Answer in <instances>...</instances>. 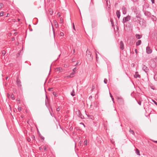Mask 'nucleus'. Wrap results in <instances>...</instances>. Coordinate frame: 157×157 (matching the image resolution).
Listing matches in <instances>:
<instances>
[{
	"label": "nucleus",
	"mask_w": 157,
	"mask_h": 157,
	"mask_svg": "<svg viewBox=\"0 0 157 157\" xmlns=\"http://www.w3.org/2000/svg\"><path fill=\"white\" fill-rule=\"evenodd\" d=\"M86 56L87 57V59L89 61H91L93 60V56L91 55V53L88 49L86 51Z\"/></svg>",
	"instance_id": "nucleus-1"
},
{
	"label": "nucleus",
	"mask_w": 157,
	"mask_h": 157,
	"mask_svg": "<svg viewBox=\"0 0 157 157\" xmlns=\"http://www.w3.org/2000/svg\"><path fill=\"white\" fill-rule=\"evenodd\" d=\"M130 16L128 15L127 17L123 18L122 22L124 24L125 22L129 21L130 20Z\"/></svg>",
	"instance_id": "nucleus-2"
},
{
	"label": "nucleus",
	"mask_w": 157,
	"mask_h": 157,
	"mask_svg": "<svg viewBox=\"0 0 157 157\" xmlns=\"http://www.w3.org/2000/svg\"><path fill=\"white\" fill-rule=\"evenodd\" d=\"M142 69L147 73L149 70L148 67L144 65H143Z\"/></svg>",
	"instance_id": "nucleus-3"
},
{
	"label": "nucleus",
	"mask_w": 157,
	"mask_h": 157,
	"mask_svg": "<svg viewBox=\"0 0 157 157\" xmlns=\"http://www.w3.org/2000/svg\"><path fill=\"white\" fill-rule=\"evenodd\" d=\"M56 71H59L60 72H63L65 71L64 69L61 68L60 67H58L56 68Z\"/></svg>",
	"instance_id": "nucleus-4"
},
{
	"label": "nucleus",
	"mask_w": 157,
	"mask_h": 157,
	"mask_svg": "<svg viewBox=\"0 0 157 157\" xmlns=\"http://www.w3.org/2000/svg\"><path fill=\"white\" fill-rule=\"evenodd\" d=\"M144 14L145 16L147 17H150L151 16V13L150 12L145 10L144 11Z\"/></svg>",
	"instance_id": "nucleus-5"
},
{
	"label": "nucleus",
	"mask_w": 157,
	"mask_h": 157,
	"mask_svg": "<svg viewBox=\"0 0 157 157\" xmlns=\"http://www.w3.org/2000/svg\"><path fill=\"white\" fill-rule=\"evenodd\" d=\"M120 48L122 50H123L124 49V45L123 42L122 41H121L120 44Z\"/></svg>",
	"instance_id": "nucleus-6"
},
{
	"label": "nucleus",
	"mask_w": 157,
	"mask_h": 157,
	"mask_svg": "<svg viewBox=\"0 0 157 157\" xmlns=\"http://www.w3.org/2000/svg\"><path fill=\"white\" fill-rule=\"evenodd\" d=\"M16 83H17V84L18 87H20L21 86V82L19 79L18 78L17 79V81H16Z\"/></svg>",
	"instance_id": "nucleus-7"
},
{
	"label": "nucleus",
	"mask_w": 157,
	"mask_h": 157,
	"mask_svg": "<svg viewBox=\"0 0 157 157\" xmlns=\"http://www.w3.org/2000/svg\"><path fill=\"white\" fill-rule=\"evenodd\" d=\"M123 13L124 14H126L127 12V9L124 6H123L121 9Z\"/></svg>",
	"instance_id": "nucleus-8"
},
{
	"label": "nucleus",
	"mask_w": 157,
	"mask_h": 157,
	"mask_svg": "<svg viewBox=\"0 0 157 157\" xmlns=\"http://www.w3.org/2000/svg\"><path fill=\"white\" fill-rule=\"evenodd\" d=\"M146 52L147 54H150L152 52V50L150 49L149 47H147L146 48Z\"/></svg>",
	"instance_id": "nucleus-9"
},
{
	"label": "nucleus",
	"mask_w": 157,
	"mask_h": 157,
	"mask_svg": "<svg viewBox=\"0 0 157 157\" xmlns=\"http://www.w3.org/2000/svg\"><path fill=\"white\" fill-rule=\"evenodd\" d=\"M118 102L121 104H122L123 103V99L121 98H117Z\"/></svg>",
	"instance_id": "nucleus-10"
},
{
	"label": "nucleus",
	"mask_w": 157,
	"mask_h": 157,
	"mask_svg": "<svg viewBox=\"0 0 157 157\" xmlns=\"http://www.w3.org/2000/svg\"><path fill=\"white\" fill-rule=\"evenodd\" d=\"M134 77L135 78H140V75L138 74V72L137 71L136 72L135 74L134 75Z\"/></svg>",
	"instance_id": "nucleus-11"
},
{
	"label": "nucleus",
	"mask_w": 157,
	"mask_h": 157,
	"mask_svg": "<svg viewBox=\"0 0 157 157\" xmlns=\"http://www.w3.org/2000/svg\"><path fill=\"white\" fill-rule=\"evenodd\" d=\"M116 14L117 18L119 19L121 16V13L119 10H117L116 11Z\"/></svg>",
	"instance_id": "nucleus-12"
},
{
	"label": "nucleus",
	"mask_w": 157,
	"mask_h": 157,
	"mask_svg": "<svg viewBox=\"0 0 157 157\" xmlns=\"http://www.w3.org/2000/svg\"><path fill=\"white\" fill-rule=\"evenodd\" d=\"M75 113H76V114L78 117H79V116L80 115H81V114L80 110H78V109H77L76 110V111Z\"/></svg>",
	"instance_id": "nucleus-13"
},
{
	"label": "nucleus",
	"mask_w": 157,
	"mask_h": 157,
	"mask_svg": "<svg viewBox=\"0 0 157 157\" xmlns=\"http://www.w3.org/2000/svg\"><path fill=\"white\" fill-rule=\"evenodd\" d=\"M53 22L55 24V26L56 28H57L59 26V24L57 21L56 20H53Z\"/></svg>",
	"instance_id": "nucleus-14"
},
{
	"label": "nucleus",
	"mask_w": 157,
	"mask_h": 157,
	"mask_svg": "<svg viewBox=\"0 0 157 157\" xmlns=\"http://www.w3.org/2000/svg\"><path fill=\"white\" fill-rule=\"evenodd\" d=\"M97 23L96 22L93 21H92V26L93 27H94L97 25Z\"/></svg>",
	"instance_id": "nucleus-15"
},
{
	"label": "nucleus",
	"mask_w": 157,
	"mask_h": 157,
	"mask_svg": "<svg viewBox=\"0 0 157 157\" xmlns=\"http://www.w3.org/2000/svg\"><path fill=\"white\" fill-rule=\"evenodd\" d=\"M141 43V41L140 40H138L136 43V45L137 46H139L140 45Z\"/></svg>",
	"instance_id": "nucleus-16"
},
{
	"label": "nucleus",
	"mask_w": 157,
	"mask_h": 157,
	"mask_svg": "<svg viewBox=\"0 0 157 157\" xmlns=\"http://www.w3.org/2000/svg\"><path fill=\"white\" fill-rule=\"evenodd\" d=\"M136 38L139 39H140L141 38L142 36L140 34H136Z\"/></svg>",
	"instance_id": "nucleus-17"
},
{
	"label": "nucleus",
	"mask_w": 157,
	"mask_h": 157,
	"mask_svg": "<svg viewBox=\"0 0 157 157\" xmlns=\"http://www.w3.org/2000/svg\"><path fill=\"white\" fill-rule=\"evenodd\" d=\"M135 151H136V153L137 155H140V151L138 149L136 148V149Z\"/></svg>",
	"instance_id": "nucleus-18"
},
{
	"label": "nucleus",
	"mask_w": 157,
	"mask_h": 157,
	"mask_svg": "<svg viewBox=\"0 0 157 157\" xmlns=\"http://www.w3.org/2000/svg\"><path fill=\"white\" fill-rule=\"evenodd\" d=\"M110 21L112 24V26L113 27L114 26V23L113 19L111 18L110 19Z\"/></svg>",
	"instance_id": "nucleus-19"
},
{
	"label": "nucleus",
	"mask_w": 157,
	"mask_h": 157,
	"mask_svg": "<svg viewBox=\"0 0 157 157\" xmlns=\"http://www.w3.org/2000/svg\"><path fill=\"white\" fill-rule=\"evenodd\" d=\"M71 95L72 96H74L75 95V92L74 91V90L73 89L71 93Z\"/></svg>",
	"instance_id": "nucleus-20"
},
{
	"label": "nucleus",
	"mask_w": 157,
	"mask_h": 157,
	"mask_svg": "<svg viewBox=\"0 0 157 157\" xmlns=\"http://www.w3.org/2000/svg\"><path fill=\"white\" fill-rule=\"evenodd\" d=\"M129 132L132 133V135H134L135 133L134 131L133 130H131V128H130L129 130Z\"/></svg>",
	"instance_id": "nucleus-21"
},
{
	"label": "nucleus",
	"mask_w": 157,
	"mask_h": 157,
	"mask_svg": "<svg viewBox=\"0 0 157 157\" xmlns=\"http://www.w3.org/2000/svg\"><path fill=\"white\" fill-rule=\"evenodd\" d=\"M154 78L155 81H157V73L155 74L154 76Z\"/></svg>",
	"instance_id": "nucleus-22"
},
{
	"label": "nucleus",
	"mask_w": 157,
	"mask_h": 157,
	"mask_svg": "<svg viewBox=\"0 0 157 157\" xmlns=\"http://www.w3.org/2000/svg\"><path fill=\"white\" fill-rule=\"evenodd\" d=\"M11 98L13 100H14L15 99V98L14 97V95L13 94H12L10 96Z\"/></svg>",
	"instance_id": "nucleus-23"
},
{
	"label": "nucleus",
	"mask_w": 157,
	"mask_h": 157,
	"mask_svg": "<svg viewBox=\"0 0 157 157\" xmlns=\"http://www.w3.org/2000/svg\"><path fill=\"white\" fill-rule=\"evenodd\" d=\"M52 30H53V33L54 36H55V32L54 31V27H53L52 24Z\"/></svg>",
	"instance_id": "nucleus-24"
},
{
	"label": "nucleus",
	"mask_w": 157,
	"mask_h": 157,
	"mask_svg": "<svg viewBox=\"0 0 157 157\" xmlns=\"http://www.w3.org/2000/svg\"><path fill=\"white\" fill-rule=\"evenodd\" d=\"M59 23L61 24H62L63 23V20L62 17L60 18Z\"/></svg>",
	"instance_id": "nucleus-25"
},
{
	"label": "nucleus",
	"mask_w": 157,
	"mask_h": 157,
	"mask_svg": "<svg viewBox=\"0 0 157 157\" xmlns=\"http://www.w3.org/2000/svg\"><path fill=\"white\" fill-rule=\"evenodd\" d=\"M95 107H97V102L96 101H95L93 103Z\"/></svg>",
	"instance_id": "nucleus-26"
},
{
	"label": "nucleus",
	"mask_w": 157,
	"mask_h": 157,
	"mask_svg": "<svg viewBox=\"0 0 157 157\" xmlns=\"http://www.w3.org/2000/svg\"><path fill=\"white\" fill-rule=\"evenodd\" d=\"M109 94H110V96L111 98H112V100L114 102V98H113L112 95V94L110 93H109Z\"/></svg>",
	"instance_id": "nucleus-27"
},
{
	"label": "nucleus",
	"mask_w": 157,
	"mask_h": 157,
	"mask_svg": "<svg viewBox=\"0 0 157 157\" xmlns=\"http://www.w3.org/2000/svg\"><path fill=\"white\" fill-rule=\"evenodd\" d=\"M152 16L153 17V18L152 17H151V18L152 19V20L154 21H156V17L153 15H152Z\"/></svg>",
	"instance_id": "nucleus-28"
},
{
	"label": "nucleus",
	"mask_w": 157,
	"mask_h": 157,
	"mask_svg": "<svg viewBox=\"0 0 157 157\" xmlns=\"http://www.w3.org/2000/svg\"><path fill=\"white\" fill-rule=\"evenodd\" d=\"M4 13L3 11L0 12V17L2 16L3 15Z\"/></svg>",
	"instance_id": "nucleus-29"
},
{
	"label": "nucleus",
	"mask_w": 157,
	"mask_h": 157,
	"mask_svg": "<svg viewBox=\"0 0 157 157\" xmlns=\"http://www.w3.org/2000/svg\"><path fill=\"white\" fill-rule=\"evenodd\" d=\"M6 53V52L5 51L3 50L2 52V54L3 56H4Z\"/></svg>",
	"instance_id": "nucleus-30"
},
{
	"label": "nucleus",
	"mask_w": 157,
	"mask_h": 157,
	"mask_svg": "<svg viewBox=\"0 0 157 157\" xmlns=\"http://www.w3.org/2000/svg\"><path fill=\"white\" fill-rule=\"evenodd\" d=\"M79 117H80L81 119H83L84 118V117L83 116L82 114H81V115H80Z\"/></svg>",
	"instance_id": "nucleus-31"
},
{
	"label": "nucleus",
	"mask_w": 157,
	"mask_h": 157,
	"mask_svg": "<svg viewBox=\"0 0 157 157\" xmlns=\"http://www.w3.org/2000/svg\"><path fill=\"white\" fill-rule=\"evenodd\" d=\"M4 6V5L2 3H0V9H1L2 7H3Z\"/></svg>",
	"instance_id": "nucleus-32"
},
{
	"label": "nucleus",
	"mask_w": 157,
	"mask_h": 157,
	"mask_svg": "<svg viewBox=\"0 0 157 157\" xmlns=\"http://www.w3.org/2000/svg\"><path fill=\"white\" fill-rule=\"evenodd\" d=\"M107 81H108V80H107V79H106V78H105L104 80V82L105 83V84H107Z\"/></svg>",
	"instance_id": "nucleus-33"
},
{
	"label": "nucleus",
	"mask_w": 157,
	"mask_h": 157,
	"mask_svg": "<svg viewBox=\"0 0 157 157\" xmlns=\"http://www.w3.org/2000/svg\"><path fill=\"white\" fill-rule=\"evenodd\" d=\"M110 140L113 144H114V141L113 139V138L111 139Z\"/></svg>",
	"instance_id": "nucleus-34"
},
{
	"label": "nucleus",
	"mask_w": 157,
	"mask_h": 157,
	"mask_svg": "<svg viewBox=\"0 0 157 157\" xmlns=\"http://www.w3.org/2000/svg\"><path fill=\"white\" fill-rule=\"evenodd\" d=\"M84 145H86L87 144V140H85L84 141Z\"/></svg>",
	"instance_id": "nucleus-35"
},
{
	"label": "nucleus",
	"mask_w": 157,
	"mask_h": 157,
	"mask_svg": "<svg viewBox=\"0 0 157 157\" xmlns=\"http://www.w3.org/2000/svg\"><path fill=\"white\" fill-rule=\"evenodd\" d=\"M22 108L21 107H18V111L20 112L21 110H22Z\"/></svg>",
	"instance_id": "nucleus-36"
},
{
	"label": "nucleus",
	"mask_w": 157,
	"mask_h": 157,
	"mask_svg": "<svg viewBox=\"0 0 157 157\" xmlns=\"http://www.w3.org/2000/svg\"><path fill=\"white\" fill-rule=\"evenodd\" d=\"M74 74H75V72H73L70 74V75H71V77H73Z\"/></svg>",
	"instance_id": "nucleus-37"
},
{
	"label": "nucleus",
	"mask_w": 157,
	"mask_h": 157,
	"mask_svg": "<svg viewBox=\"0 0 157 157\" xmlns=\"http://www.w3.org/2000/svg\"><path fill=\"white\" fill-rule=\"evenodd\" d=\"M64 35V34L63 32H61L60 33V36H63Z\"/></svg>",
	"instance_id": "nucleus-38"
},
{
	"label": "nucleus",
	"mask_w": 157,
	"mask_h": 157,
	"mask_svg": "<svg viewBox=\"0 0 157 157\" xmlns=\"http://www.w3.org/2000/svg\"><path fill=\"white\" fill-rule=\"evenodd\" d=\"M26 140L29 142H30L31 141L30 138H26Z\"/></svg>",
	"instance_id": "nucleus-39"
},
{
	"label": "nucleus",
	"mask_w": 157,
	"mask_h": 157,
	"mask_svg": "<svg viewBox=\"0 0 157 157\" xmlns=\"http://www.w3.org/2000/svg\"><path fill=\"white\" fill-rule=\"evenodd\" d=\"M73 29L74 30H75V26L74 23H73Z\"/></svg>",
	"instance_id": "nucleus-40"
},
{
	"label": "nucleus",
	"mask_w": 157,
	"mask_h": 157,
	"mask_svg": "<svg viewBox=\"0 0 157 157\" xmlns=\"http://www.w3.org/2000/svg\"><path fill=\"white\" fill-rule=\"evenodd\" d=\"M53 94L55 96V97H57V96H56L57 94L56 92H53Z\"/></svg>",
	"instance_id": "nucleus-41"
},
{
	"label": "nucleus",
	"mask_w": 157,
	"mask_h": 157,
	"mask_svg": "<svg viewBox=\"0 0 157 157\" xmlns=\"http://www.w3.org/2000/svg\"><path fill=\"white\" fill-rule=\"evenodd\" d=\"M73 129V128L71 126L69 128V130L71 131H72Z\"/></svg>",
	"instance_id": "nucleus-42"
},
{
	"label": "nucleus",
	"mask_w": 157,
	"mask_h": 157,
	"mask_svg": "<svg viewBox=\"0 0 157 157\" xmlns=\"http://www.w3.org/2000/svg\"><path fill=\"white\" fill-rule=\"evenodd\" d=\"M152 101L157 106V103L155 101L152 99Z\"/></svg>",
	"instance_id": "nucleus-43"
},
{
	"label": "nucleus",
	"mask_w": 157,
	"mask_h": 157,
	"mask_svg": "<svg viewBox=\"0 0 157 157\" xmlns=\"http://www.w3.org/2000/svg\"><path fill=\"white\" fill-rule=\"evenodd\" d=\"M76 67H75L73 69V72H75V71H76Z\"/></svg>",
	"instance_id": "nucleus-44"
},
{
	"label": "nucleus",
	"mask_w": 157,
	"mask_h": 157,
	"mask_svg": "<svg viewBox=\"0 0 157 157\" xmlns=\"http://www.w3.org/2000/svg\"><path fill=\"white\" fill-rule=\"evenodd\" d=\"M66 77L67 78H72L71 75H68L65 77Z\"/></svg>",
	"instance_id": "nucleus-45"
},
{
	"label": "nucleus",
	"mask_w": 157,
	"mask_h": 157,
	"mask_svg": "<svg viewBox=\"0 0 157 157\" xmlns=\"http://www.w3.org/2000/svg\"><path fill=\"white\" fill-rule=\"evenodd\" d=\"M38 133H39V136H40V137H41V138H42V137H42L41 135L40 134V133H39V131H38Z\"/></svg>",
	"instance_id": "nucleus-46"
},
{
	"label": "nucleus",
	"mask_w": 157,
	"mask_h": 157,
	"mask_svg": "<svg viewBox=\"0 0 157 157\" xmlns=\"http://www.w3.org/2000/svg\"><path fill=\"white\" fill-rule=\"evenodd\" d=\"M73 135H74V136H75L76 135V133L75 132V131H74L73 132Z\"/></svg>",
	"instance_id": "nucleus-47"
},
{
	"label": "nucleus",
	"mask_w": 157,
	"mask_h": 157,
	"mask_svg": "<svg viewBox=\"0 0 157 157\" xmlns=\"http://www.w3.org/2000/svg\"><path fill=\"white\" fill-rule=\"evenodd\" d=\"M52 11V13L51 14H52V13H53V12H52V10L51 9H50L49 10V11L50 13H51V11Z\"/></svg>",
	"instance_id": "nucleus-48"
},
{
	"label": "nucleus",
	"mask_w": 157,
	"mask_h": 157,
	"mask_svg": "<svg viewBox=\"0 0 157 157\" xmlns=\"http://www.w3.org/2000/svg\"><path fill=\"white\" fill-rule=\"evenodd\" d=\"M138 103L140 105H141V101H138Z\"/></svg>",
	"instance_id": "nucleus-49"
},
{
	"label": "nucleus",
	"mask_w": 157,
	"mask_h": 157,
	"mask_svg": "<svg viewBox=\"0 0 157 157\" xmlns=\"http://www.w3.org/2000/svg\"><path fill=\"white\" fill-rule=\"evenodd\" d=\"M92 98V96H90L89 97V100H91Z\"/></svg>",
	"instance_id": "nucleus-50"
},
{
	"label": "nucleus",
	"mask_w": 157,
	"mask_h": 157,
	"mask_svg": "<svg viewBox=\"0 0 157 157\" xmlns=\"http://www.w3.org/2000/svg\"><path fill=\"white\" fill-rule=\"evenodd\" d=\"M52 89H53L52 88H50L48 89V90L51 91H52Z\"/></svg>",
	"instance_id": "nucleus-51"
},
{
	"label": "nucleus",
	"mask_w": 157,
	"mask_h": 157,
	"mask_svg": "<svg viewBox=\"0 0 157 157\" xmlns=\"http://www.w3.org/2000/svg\"><path fill=\"white\" fill-rule=\"evenodd\" d=\"M95 87L93 85V86H92V91H93V90L94 89H95Z\"/></svg>",
	"instance_id": "nucleus-52"
},
{
	"label": "nucleus",
	"mask_w": 157,
	"mask_h": 157,
	"mask_svg": "<svg viewBox=\"0 0 157 157\" xmlns=\"http://www.w3.org/2000/svg\"><path fill=\"white\" fill-rule=\"evenodd\" d=\"M60 109L59 108V107H58V108L57 109H56V110L57 111H59V110H60Z\"/></svg>",
	"instance_id": "nucleus-53"
},
{
	"label": "nucleus",
	"mask_w": 157,
	"mask_h": 157,
	"mask_svg": "<svg viewBox=\"0 0 157 157\" xmlns=\"http://www.w3.org/2000/svg\"><path fill=\"white\" fill-rule=\"evenodd\" d=\"M151 1L152 3L153 4L155 3V0H151Z\"/></svg>",
	"instance_id": "nucleus-54"
},
{
	"label": "nucleus",
	"mask_w": 157,
	"mask_h": 157,
	"mask_svg": "<svg viewBox=\"0 0 157 157\" xmlns=\"http://www.w3.org/2000/svg\"><path fill=\"white\" fill-rule=\"evenodd\" d=\"M17 101H19V103L20 102V100L19 98H17Z\"/></svg>",
	"instance_id": "nucleus-55"
},
{
	"label": "nucleus",
	"mask_w": 157,
	"mask_h": 157,
	"mask_svg": "<svg viewBox=\"0 0 157 157\" xmlns=\"http://www.w3.org/2000/svg\"><path fill=\"white\" fill-rule=\"evenodd\" d=\"M7 96H8V97L9 98L11 96L10 94H9V93H8Z\"/></svg>",
	"instance_id": "nucleus-56"
},
{
	"label": "nucleus",
	"mask_w": 157,
	"mask_h": 157,
	"mask_svg": "<svg viewBox=\"0 0 157 157\" xmlns=\"http://www.w3.org/2000/svg\"><path fill=\"white\" fill-rule=\"evenodd\" d=\"M44 150H46L47 148H46V146L44 147Z\"/></svg>",
	"instance_id": "nucleus-57"
},
{
	"label": "nucleus",
	"mask_w": 157,
	"mask_h": 157,
	"mask_svg": "<svg viewBox=\"0 0 157 157\" xmlns=\"http://www.w3.org/2000/svg\"><path fill=\"white\" fill-rule=\"evenodd\" d=\"M17 34V32H15L14 33V34L15 36H16Z\"/></svg>",
	"instance_id": "nucleus-58"
},
{
	"label": "nucleus",
	"mask_w": 157,
	"mask_h": 157,
	"mask_svg": "<svg viewBox=\"0 0 157 157\" xmlns=\"http://www.w3.org/2000/svg\"><path fill=\"white\" fill-rule=\"evenodd\" d=\"M152 140L153 142H155V143H157V141L153 140Z\"/></svg>",
	"instance_id": "nucleus-59"
},
{
	"label": "nucleus",
	"mask_w": 157,
	"mask_h": 157,
	"mask_svg": "<svg viewBox=\"0 0 157 157\" xmlns=\"http://www.w3.org/2000/svg\"><path fill=\"white\" fill-rule=\"evenodd\" d=\"M135 53L136 54L137 53V49H136L135 50Z\"/></svg>",
	"instance_id": "nucleus-60"
},
{
	"label": "nucleus",
	"mask_w": 157,
	"mask_h": 157,
	"mask_svg": "<svg viewBox=\"0 0 157 157\" xmlns=\"http://www.w3.org/2000/svg\"><path fill=\"white\" fill-rule=\"evenodd\" d=\"M10 15V14H9V13H7V16H6V17H8V15Z\"/></svg>",
	"instance_id": "nucleus-61"
},
{
	"label": "nucleus",
	"mask_w": 157,
	"mask_h": 157,
	"mask_svg": "<svg viewBox=\"0 0 157 157\" xmlns=\"http://www.w3.org/2000/svg\"><path fill=\"white\" fill-rule=\"evenodd\" d=\"M110 4L109 5V6H108V8H109V10L110 9Z\"/></svg>",
	"instance_id": "nucleus-62"
},
{
	"label": "nucleus",
	"mask_w": 157,
	"mask_h": 157,
	"mask_svg": "<svg viewBox=\"0 0 157 157\" xmlns=\"http://www.w3.org/2000/svg\"><path fill=\"white\" fill-rule=\"evenodd\" d=\"M14 37L13 38H12V41H13L14 40Z\"/></svg>",
	"instance_id": "nucleus-63"
},
{
	"label": "nucleus",
	"mask_w": 157,
	"mask_h": 157,
	"mask_svg": "<svg viewBox=\"0 0 157 157\" xmlns=\"http://www.w3.org/2000/svg\"><path fill=\"white\" fill-rule=\"evenodd\" d=\"M75 129H76V130H78V127H76Z\"/></svg>",
	"instance_id": "nucleus-64"
}]
</instances>
